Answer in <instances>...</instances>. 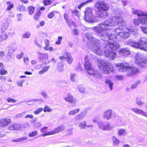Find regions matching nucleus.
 <instances>
[{"label":"nucleus","mask_w":147,"mask_h":147,"mask_svg":"<svg viewBox=\"0 0 147 147\" xmlns=\"http://www.w3.org/2000/svg\"><path fill=\"white\" fill-rule=\"evenodd\" d=\"M86 121H85L80 122L79 125V127L81 129H85L86 127Z\"/></svg>","instance_id":"25"},{"label":"nucleus","mask_w":147,"mask_h":147,"mask_svg":"<svg viewBox=\"0 0 147 147\" xmlns=\"http://www.w3.org/2000/svg\"><path fill=\"white\" fill-rule=\"evenodd\" d=\"M6 3L7 5V8L6 9V10L7 11L11 10V9L13 7V4L11 3L10 1H7Z\"/></svg>","instance_id":"27"},{"label":"nucleus","mask_w":147,"mask_h":147,"mask_svg":"<svg viewBox=\"0 0 147 147\" xmlns=\"http://www.w3.org/2000/svg\"><path fill=\"white\" fill-rule=\"evenodd\" d=\"M67 62L69 64H71L73 61V59L69 53H67L66 55Z\"/></svg>","instance_id":"31"},{"label":"nucleus","mask_w":147,"mask_h":147,"mask_svg":"<svg viewBox=\"0 0 147 147\" xmlns=\"http://www.w3.org/2000/svg\"><path fill=\"white\" fill-rule=\"evenodd\" d=\"M142 12L144 13H147L144 12L140 10L134 9L133 11V13L134 14H137L139 16L142 17L139 19H135L134 21V23L135 24H138L139 23L145 25H147V16L142 15Z\"/></svg>","instance_id":"6"},{"label":"nucleus","mask_w":147,"mask_h":147,"mask_svg":"<svg viewBox=\"0 0 147 147\" xmlns=\"http://www.w3.org/2000/svg\"><path fill=\"white\" fill-rule=\"evenodd\" d=\"M55 134V133L54 131V130L52 131L48 132L45 134H42V136L43 137H44L45 136L49 135H52Z\"/></svg>","instance_id":"42"},{"label":"nucleus","mask_w":147,"mask_h":147,"mask_svg":"<svg viewBox=\"0 0 147 147\" xmlns=\"http://www.w3.org/2000/svg\"><path fill=\"white\" fill-rule=\"evenodd\" d=\"M43 110V108H39L34 111V113L35 114L38 115Z\"/></svg>","instance_id":"48"},{"label":"nucleus","mask_w":147,"mask_h":147,"mask_svg":"<svg viewBox=\"0 0 147 147\" xmlns=\"http://www.w3.org/2000/svg\"><path fill=\"white\" fill-rule=\"evenodd\" d=\"M123 23V18L120 16H116L93 28L101 40L106 41L109 40H114L116 38L115 35L111 33H108V31L110 30L111 27Z\"/></svg>","instance_id":"1"},{"label":"nucleus","mask_w":147,"mask_h":147,"mask_svg":"<svg viewBox=\"0 0 147 147\" xmlns=\"http://www.w3.org/2000/svg\"><path fill=\"white\" fill-rule=\"evenodd\" d=\"M131 110L134 113L140 115L147 117V114L142 109L136 108H133L131 109Z\"/></svg>","instance_id":"18"},{"label":"nucleus","mask_w":147,"mask_h":147,"mask_svg":"<svg viewBox=\"0 0 147 147\" xmlns=\"http://www.w3.org/2000/svg\"><path fill=\"white\" fill-rule=\"evenodd\" d=\"M30 36V32H28L24 34L22 37L24 38H28Z\"/></svg>","instance_id":"52"},{"label":"nucleus","mask_w":147,"mask_h":147,"mask_svg":"<svg viewBox=\"0 0 147 147\" xmlns=\"http://www.w3.org/2000/svg\"><path fill=\"white\" fill-rule=\"evenodd\" d=\"M65 126L64 125H61L60 126L54 129V131L55 134L63 131L65 129Z\"/></svg>","instance_id":"22"},{"label":"nucleus","mask_w":147,"mask_h":147,"mask_svg":"<svg viewBox=\"0 0 147 147\" xmlns=\"http://www.w3.org/2000/svg\"><path fill=\"white\" fill-rule=\"evenodd\" d=\"M79 33V30L77 29H74L73 31V33L75 35H78Z\"/></svg>","instance_id":"57"},{"label":"nucleus","mask_w":147,"mask_h":147,"mask_svg":"<svg viewBox=\"0 0 147 147\" xmlns=\"http://www.w3.org/2000/svg\"><path fill=\"white\" fill-rule=\"evenodd\" d=\"M112 139L113 141V145L114 146L118 145L119 143V140L115 136H113Z\"/></svg>","instance_id":"28"},{"label":"nucleus","mask_w":147,"mask_h":147,"mask_svg":"<svg viewBox=\"0 0 147 147\" xmlns=\"http://www.w3.org/2000/svg\"><path fill=\"white\" fill-rule=\"evenodd\" d=\"M7 73V71L3 69L0 70V75H5Z\"/></svg>","instance_id":"53"},{"label":"nucleus","mask_w":147,"mask_h":147,"mask_svg":"<svg viewBox=\"0 0 147 147\" xmlns=\"http://www.w3.org/2000/svg\"><path fill=\"white\" fill-rule=\"evenodd\" d=\"M41 15V13L40 12H38L36 13L34 16V18L35 20H37L39 18Z\"/></svg>","instance_id":"55"},{"label":"nucleus","mask_w":147,"mask_h":147,"mask_svg":"<svg viewBox=\"0 0 147 147\" xmlns=\"http://www.w3.org/2000/svg\"><path fill=\"white\" fill-rule=\"evenodd\" d=\"M140 80L136 81L131 85V88L132 89H134L136 88L138 86V85L140 83Z\"/></svg>","instance_id":"30"},{"label":"nucleus","mask_w":147,"mask_h":147,"mask_svg":"<svg viewBox=\"0 0 147 147\" xmlns=\"http://www.w3.org/2000/svg\"><path fill=\"white\" fill-rule=\"evenodd\" d=\"M95 7L97 10L100 11H107L109 8V5L103 1H97L95 4Z\"/></svg>","instance_id":"9"},{"label":"nucleus","mask_w":147,"mask_h":147,"mask_svg":"<svg viewBox=\"0 0 147 147\" xmlns=\"http://www.w3.org/2000/svg\"><path fill=\"white\" fill-rule=\"evenodd\" d=\"M127 134V132L126 130L125 129H120L118 130V134L119 136H125Z\"/></svg>","instance_id":"23"},{"label":"nucleus","mask_w":147,"mask_h":147,"mask_svg":"<svg viewBox=\"0 0 147 147\" xmlns=\"http://www.w3.org/2000/svg\"><path fill=\"white\" fill-rule=\"evenodd\" d=\"M97 65L100 69L105 74H108L113 73L114 71V68L111 63L106 60L98 59Z\"/></svg>","instance_id":"5"},{"label":"nucleus","mask_w":147,"mask_h":147,"mask_svg":"<svg viewBox=\"0 0 147 147\" xmlns=\"http://www.w3.org/2000/svg\"><path fill=\"white\" fill-rule=\"evenodd\" d=\"M28 12L30 14H32L34 11V8L32 6H30L28 8Z\"/></svg>","instance_id":"39"},{"label":"nucleus","mask_w":147,"mask_h":147,"mask_svg":"<svg viewBox=\"0 0 147 147\" xmlns=\"http://www.w3.org/2000/svg\"><path fill=\"white\" fill-rule=\"evenodd\" d=\"M11 123V120L8 118H5L0 120V127H5L8 126Z\"/></svg>","instance_id":"15"},{"label":"nucleus","mask_w":147,"mask_h":147,"mask_svg":"<svg viewBox=\"0 0 147 147\" xmlns=\"http://www.w3.org/2000/svg\"><path fill=\"white\" fill-rule=\"evenodd\" d=\"M136 103L139 106H142L144 104V103L139 98H137L136 100Z\"/></svg>","instance_id":"35"},{"label":"nucleus","mask_w":147,"mask_h":147,"mask_svg":"<svg viewBox=\"0 0 147 147\" xmlns=\"http://www.w3.org/2000/svg\"><path fill=\"white\" fill-rule=\"evenodd\" d=\"M49 66H47L43 68L41 70L39 71V73L40 74H42L46 72L49 69Z\"/></svg>","instance_id":"36"},{"label":"nucleus","mask_w":147,"mask_h":147,"mask_svg":"<svg viewBox=\"0 0 147 147\" xmlns=\"http://www.w3.org/2000/svg\"><path fill=\"white\" fill-rule=\"evenodd\" d=\"M113 110L111 109H108L105 110L103 115V118L107 120L111 118Z\"/></svg>","instance_id":"14"},{"label":"nucleus","mask_w":147,"mask_h":147,"mask_svg":"<svg viewBox=\"0 0 147 147\" xmlns=\"http://www.w3.org/2000/svg\"><path fill=\"white\" fill-rule=\"evenodd\" d=\"M78 88L80 93H85V90L84 88L81 86H78Z\"/></svg>","instance_id":"46"},{"label":"nucleus","mask_w":147,"mask_h":147,"mask_svg":"<svg viewBox=\"0 0 147 147\" xmlns=\"http://www.w3.org/2000/svg\"><path fill=\"white\" fill-rule=\"evenodd\" d=\"M24 80H18L16 82V83L18 86L22 87L23 86V83L24 82Z\"/></svg>","instance_id":"37"},{"label":"nucleus","mask_w":147,"mask_h":147,"mask_svg":"<svg viewBox=\"0 0 147 147\" xmlns=\"http://www.w3.org/2000/svg\"><path fill=\"white\" fill-rule=\"evenodd\" d=\"M58 69L59 72H61L63 71V64L62 63H61L60 65H58Z\"/></svg>","instance_id":"45"},{"label":"nucleus","mask_w":147,"mask_h":147,"mask_svg":"<svg viewBox=\"0 0 147 147\" xmlns=\"http://www.w3.org/2000/svg\"><path fill=\"white\" fill-rule=\"evenodd\" d=\"M67 23L68 26L71 28L72 27H75L76 26L75 23L72 21H68L67 22Z\"/></svg>","instance_id":"38"},{"label":"nucleus","mask_w":147,"mask_h":147,"mask_svg":"<svg viewBox=\"0 0 147 147\" xmlns=\"http://www.w3.org/2000/svg\"><path fill=\"white\" fill-rule=\"evenodd\" d=\"M44 3L46 5H50L51 4V2L49 0H44Z\"/></svg>","instance_id":"58"},{"label":"nucleus","mask_w":147,"mask_h":147,"mask_svg":"<svg viewBox=\"0 0 147 147\" xmlns=\"http://www.w3.org/2000/svg\"><path fill=\"white\" fill-rule=\"evenodd\" d=\"M140 45L142 46L145 47L147 45V39L144 37H142L140 40Z\"/></svg>","instance_id":"24"},{"label":"nucleus","mask_w":147,"mask_h":147,"mask_svg":"<svg viewBox=\"0 0 147 147\" xmlns=\"http://www.w3.org/2000/svg\"><path fill=\"white\" fill-rule=\"evenodd\" d=\"M65 100L66 101L70 103H75L76 102V100L75 99H73V97L72 95L70 93L68 94L67 96L65 98Z\"/></svg>","instance_id":"21"},{"label":"nucleus","mask_w":147,"mask_h":147,"mask_svg":"<svg viewBox=\"0 0 147 147\" xmlns=\"http://www.w3.org/2000/svg\"><path fill=\"white\" fill-rule=\"evenodd\" d=\"M141 28L144 32L147 34V28L141 27Z\"/></svg>","instance_id":"63"},{"label":"nucleus","mask_w":147,"mask_h":147,"mask_svg":"<svg viewBox=\"0 0 147 147\" xmlns=\"http://www.w3.org/2000/svg\"><path fill=\"white\" fill-rule=\"evenodd\" d=\"M85 36L86 38L91 42V45L89 47L90 50L97 55H102L103 51L100 46V40L94 38L92 34L90 33L86 34Z\"/></svg>","instance_id":"3"},{"label":"nucleus","mask_w":147,"mask_h":147,"mask_svg":"<svg viewBox=\"0 0 147 147\" xmlns=\"http://www.w3.org/2000/svg\"><path fill=\"white\" fill-rule=\"evenodd\" d=\"M44 49L45 50H49L50 51H55L56 49L53 48L52 47H49V46H46L44 47Z\"/></svg>","instance_id":"44"},{"label":"nucleus","mask_w":147,"mask_h":147,"mask_svg":"<svg viewBox=\"0 0 147 147\" xmlns=\"http://www.w3.org/2000/svg\"><path fill=\"white\" fill-rule=\"evenodd\" d=\"M51 111V109L48 106H45L44 109V111L45 112H50Z\"/></svg>","instance_id":"50"},{"label":"nucleus","mask_w":147,"mask_h":147,"mask_svg":"<svg viewBox=\"0 0 147 147\" xmlns=\"http://www.w3.org/2000/svg\"><path fill=\"white\" fill-rule=\"evenodd\" d=\"M140 49L141 50L147 51V45L146 46H145V47H143L141 46V47L140 48Z\"/></svg>","instance_id":"64"},{"label":"nucleus","mask_w":147,"mask_h":147,"mask_svg":"<svg viewBox=\"0 0 147 147\" xmlns=\"http://www.w3.org/2000/svg\"><path fill=\"white\" fill-rule=\"evenodd\" d=\"M104 45L106 49L104 51L105 57L111 60L114 59L117 57V53L114 51L118 49L119 46V44L116 42L107 41Z\"/></svg>","instance_id":"2"},{"label":"nucleus","mask_w":147,"mask_h":147,"mask_svg":"<svg viewBox=\"0 0 147 147\" xmlns=\"http://www.w3.org/2000/svg\"><path fill=\"white\" fill-rule=\"evenodd\" d=\"M133 29H126L125 30H123L121 28L119 27L115 30V33L118 36L121 38H126L129 37L130 35V33L132 34H135V32Z\"/></svg>","instance_id":"7"},{"label":"nucleus","mask_w":147,"mask_h":147,"mask_svg":"<svg viewBox=\"0 0 147 147\" xmlns=\"http://www.w3.org/2000/svg\"><path fill=\"white\" fill-rule=\"evenodd\" d=\"M98 126L99 128L103 130H110L113 128V126L109 124L104 125L101 122L98 123Z\"/></svg>","instance_id":"13"},{"label":"nucleus","mask_w":147,"mask_h":147,"mask_svg":"<svg viewBox=\"0 0 147 147\" xmlns=\"http://www.w3.org/2000/svg\"><path fill=\"white\" fill-rule=\"evenodd\" d=\"M38 55L39 57V59L43 60L44 59H46L48 57L47 55L45 54H41L39 53H38Z\"/></svg>","instance_id":"29"},{"label":"nucleus","mask_w":147,"mask_h":147,"mask_svg":"<svg viewBox=\"0 0 147 147\" xmlns=\"http://www.w3.org/2000/svg\"><path fill=\"white\" fill-rule=\"evenodd\" d=\"M85 19L86 22H92V10L90 8L88 7L85 11Z\"/></svg>","instance_id":"11"},{"label":"nucleus","mask_w":147,"mask_h":147,"mask_svg":"<svg viewBox=\"0 0 147 147\" xmlns=\"http://www.w3.org/2000/svg\"><path fill=\"white\" fill-rule=\"evenodd\" d=\"M17 9L20 11H24L26 10V8L23 5H19L17 7Z\"/></svg>","instance_id":"34"},{"label":"nucleus","mask_w":147,"mask_h":147,"mask_svg":"<svg viewBox=\"0 0 147 147\" xmlns=\"http://www.w3.org/2000/svg\"><path fill=\"white\" fill-rule=\"evenodd\" d=\"M136 63L140 67H145L147 66V59L141 55H137L135 57Z\"/></svg>","instance_id":"8"},{"label":"nucleus","mask_w":147,"mask_h":147,"mask_svg":"<svg viewBox=\"0 0 147 147\" xmlns=\"http://www.w3.org/2000/svg\"><path fill=\"white\" fill-rule=\"evenodd\" d=\"M116 78L117 80H122L123 78V77L122 76L119 75V76H116Z\"/></svg>","instance_id":"62"},{"label":"nucleus","mask_w":147,"mask_h":147,"mask_svg":"<svg viewBox=\"0 0 147 147\" xmlns=\"http://www.w3.org/2000/svg\"><path fill=\"white\" fill-rule=\"evenodd\" d=\"M54 15V14L53 12H51L49 13L48 15V17L49 18H53Z\"/></svg>","instance_id":"60"},{"label":"nucleus","mask_w":147,"mask_h":147,"mask_svg":"<svg viewBox=\"0 0 147 147\" xmlns=\"http://www.w3.org/2000/svg\"><path fill=\"white\" fill-rule=\"evenodd\" d=\"M62 37L61 36H59L58 38V40L56 42L55 44L57 45H59L61 44V41L62 39Z\"/></svg>","instance_id":"49"},{"label":"nucleus","mask_w":147,"mask_h":147,"mask_svg":"<svg viewBox=\"0 0 147 147\" xmlns=\"http://www.w3.org/2000/svg\"><path fill=\"white\" fill-rule=\"evenodd\" d=\"M23 125L22 124H13L8 127V129L9 130H19L22 129Z\"/></svg>","instance_id":"16"},{"label":"nucleus","mask_w":147,"mask_h":147,"mask_svg":"<svg viewBox=\"0 0 147 147\" xmlns=\"http://www.w3.org/2000/svg\"><path fill=\"white\" fill-rule=\"evenodd\" d=\"M105 82L106 85L109 88L110 90L113 89L114 83L111 80L107 78L106 79Z\"/></svg>","instance_id":"19"},{"label":"nucleus","mask_w":147,"mask_h":147,"mask_svg":"<svg viewBox=\"0 0 147 147\" xmlns=\"http://www.w3.org/2000/svg\"><path fill=\"white\" fill-rule=\"evenodd\" d=\"M85 115V114L84 112H82L77 115V117L78 119L80 120L83 119L84 116Z\"/></svg>","instance_id":"40"},{"label":"nucleus","mask_w":147,"mask_h":147,"mask_svg":"<svg viewBox=\"0 0 147 147\" xmlns=\"http://www.w3.org/2000/svg\"><path fill=\"white\" fill-rule=\"evenodd\" d=\"M67 53L64 54L63 56H61L59 57V58L60 60H64L65 59H67L66 55Z\"/></svg>","instance_id":"59"},{"label":"nucleus","mask_w":147,"mask_h":147,"mask_svg":"<svg viewBox=\"0 0 147 147\" xmlns=\"http://www.w3.org/2000/svg\"><path fill=\"white\" fill-rule=\"evenodd\" d=\"M92 73L90 75L92 76L94 78L99 80H101L103 78V75L100 71L94 70Z\"/></svg>","instance_id":"17"},{"label":"nucleus","mask_w":147,"mask_h":147,"mask_svg":"<svg viewBox=\"0 0 147 147\" xmlns=\"http://www.w3.org/2000/svg\"><path fill=\"white\" fill-rule=\"evenodd\" d=\"M115 66L120 72H125L128 76H132L136 75L138 72V69L136 68L132 67L126 63H117Z\"/></svg>","instance_id":"4"},{"label":"nucleus","mask_w":147,"mask_h":147,"mask_svg":"<svg viewBox=\"0 0 147 147\" xmlns=\"http://www.w3.org/2000/svg\"><path fill=\"white\" fill-rule=\"evenodd\" d=\"M125 44L130 45L135 48L140 49L141 45L138 42H135L131 39H129L125 42Z\"/></svg>","instance_id":"12"},{"label":"nucleus","mask_w":147,"mask_h":147,"mask_svg":"<svg viewBox=\"0 0 147 147\" xmlns=\"http://www.w3.org/2000/svg\"><path fill=\"white\" fill-rule=\"evenodd\" d=\"M6 100L8 102H17L16 100L14 99L11 98L10 97L6 98Z\"/></svg>","instance_id":"47"},{"label":"nucleus","mask_w":147,"mask_h":147,"mask_svg":"<svg viewBox=\"0 0 147 147\" xmlns=\"http://www.w3.org/2000/svg\"><path fill=\"white\" fill-rule=\"evenodd\" d=\"M40 94L44 98H49L48 94L44 91H42L40 92Z\"/></svg>","instance_id":"43"},{"label":"nucleus","mask_w":147,"mask_h":147,"mask_svg":"<svg viewBox=\"0 0 147 147\" xmlns=\"http://www.w3.org/2000/svg\"><path fill=\"white\" fill-rule=\"evenodd\" d=\"M84 67L87 72L89 75L92 74L94 70L93 68L91 66V64L89 62L90 58L88 56H86L85 58Z\"/></svg>","instance_id":"10"},{"label":"nucleus","mask_w":147,"mask_h":147,"mask_svg":"<svg viewBox=\"0 0 147 147\" xmlns=\"http://www.w3.org/2000/svg\"><path fill=\"white\" fill-rule=\"evenodd\" d=\"M15 51V49L11 48H10L9 49V53L10 54H12Z\"/></svg>","instance_id":"61"},{"label":"nucleus","mask_w":147,"mask_h":147,"mask_svg":"<svg viewBox=\"0 0 147 147\" xmlns=\"http://www.w3.org/2000/svg\"><path fill=\"white\" fill-rule=\"evenodd\" d=\"M26 113V111H24L21 113H19L16 115H15V117L18 118H20L24 116Z\"/></svg>","instance_id":"51"},{"label":"nucleus","mask_w":147,"mask_h":147,"mask_svg":"<svg viewBox=\"0 0 147 147\" xmlns=\"http://www.w3.org/2000/svg\"><path fill=\"white\" fill-rule=\"evenodd\" d=\"M23 55L24 53L22 52H21L20 53L17 55L16 57L18 59H20L23 57Z\"/></svg>","instance_id":"56"},{"label":"nucleus","mask_w":147,"mask_h":147,"mask_svg":"<svg viewBox=\"0 0 147 147\" xmlns=\"http://www.w3.org/2000/svg\"><path fill=\"white\" fill-rule=\"evenodd\" d=\"M8 35L7 34H2L0 36V42L6 40L8 37Z\"/></svg>","instance_id":"33"},{"label":"nucleus","mask_w":147,"mask_h":147,"mask_svg":"<svg viewBox=\"0 0 147 147\" xmlns=\"http://www.w3.org/2000/svg\"><path fill=\"white\" fill-rule=\"evenodd\" d=\"M76 75V74L75 73H72L70 74V80L72 82H74L75 81V77Z\"/></svg>","instance_id":"54"},{"label":"nucleus","mask_w":147,"mask_h":147,"mask_svg":"<svg viewBox=\"0 0 147 147\" xmlns=\"http://www.w3.org/2000/svg\"><path fill=\"white\" fill-rule=\"evenodd\" d=\"M93 1V0H88L86 1V2L82 3L81 4L79 5H78V9H81V7H83V6L86 5L89 3L92 2Z\"/></svg>","instance_id":"32"},{"label":"nucleus","mask_w":147,"mask_h":147,"mask_svg":"<svg viewBox=\"0 0 147 147\" xmlns=\"http://www.w3.org/2000/svg\"><path fill=\"white\" fill-rule=\"evenodd\" d=\"M119 54L121 56H125L130 54V52L129 50L126 48L121 49L119 51Z\"/></svg>","instance_id":"20"},{"label":"nucleus","mask_w":147,"mask_h":147,"mask_svg":"<svg viewBox=\"0 0 147 147\" xmlns=\"http://www.w3.org/2000/svg\"><path fill=\"white\" fill-rule=\"evenodd\" d=\"M80 111V109L78 108L74 110H72L70 111L68 113V114L70 115H74L76 113H78Z\"/></svg>","instance_id":"26"},{"label":"nucleus","mask_w":147,"mask_h":147,"mask_svg":"<svg viewBox=\"0 0 147 147\" xmlns=\"http://www.w3.org/2000/svg\"><path fill=\"white\" fill-rule=\"evenodd\" d=\"M37 131H34L30 132L28 134V136L29 137H33L36 136L37 134Z\"/></svg>","instance_id":"41"}]
</instances>
